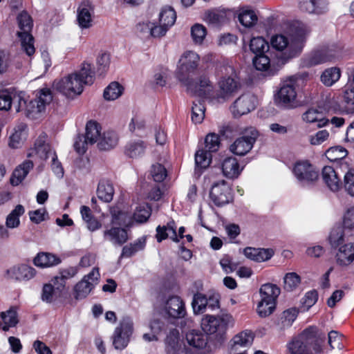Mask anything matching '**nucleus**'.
<instances>
[{
    "label": "nucleus",
    "instance_id": "nucleus-9",
    "mask_svg": "<svg viewBox=\"0 0 354 354\" xmlns=\"http://www.w3.org/2000/svg\"><path fill=\"white\" fill-rule=\"evenodd\" d=\"M183 85L186 86L188 92L194 95L201 97H214V84L209 78L205 74L201 75L194 81L192 78L189 79Z\"/></svg>",
    "mask_w": 354,
    "mask_h": 354
},
{
    "label": "nucleus",
    "instance_id": "nucleus-47",
    "mask_svg": "<svg viewBox=\"0 0 354 354\" xmlns=\"http://www.w3.org/2000/svg\"><path fill=\"white\" fill-rule=\"evenodd\" d=\"M176 19L175 10L171 7H165L162 9L159 15V24L171 27Z\"/></svg>",
    "mask_w": 354,
    "mask_h": 354
},
{
    "label": "nucleus",
    "instance_id": "nucleus-45",
    "mask_svg": "<svg viewBox=\"0 0 354 354\" xmlns=\"http://www.w3.org/2000/svg\"><path fill=\"white\" fill-rule=\"evenodd\" d=\"M269 48L268 43L262 37H253L250 40V49L255 55L269 52Z\"/></svg>",
    "mask_w": 354,
    "mask_h": 354
},
{
    "label": "nucleus",
    "instance_id": "nucleus-14",
    "mask_svg": "<svg viewBox=\"0 0 354 354\" xmlns=\"http://www.w3.org/2000/svg\"><path fill=\"white\" fill-rule=\"evenodd\" d=\"M209 198L218 207L226 205L232 200L231 188L224 180L216 182L212 185Z\"/></svg>",
    "mask_w": 354,
    "mask_h": 354
},
{
    "label": "nucleus",
    "instance_id": "nucleus-59",
    "mask_svg": "<svg viewBox=\"0 0 354 354\" xmlns=\"http://www.w3.org/2000/svg\"><path fill=\"white\" fill-rule=\"evenodd\" d=\"M205 148L209 152H215L220 147V138L216 133H209L205 140Z\"/></svg>",
    "mask_w": 354,
    "mask_h": 354
},
{
    "label": "nucleus",
    "instance_id": "nucleus-42",
    "mask_svg": "<svg viewBox=\"0 0 354 354\" xmlns=\"http://www.w3.org/2000/svg\"><path fill=\"white\" fill-rule=\"evenodd\" d=\"M341 76V71L337 67L326 69L321 75V82L326 86H330L337 82Z\"/></svg>",
    "mask_w": 354,
    "mask_h": 354
},
{
    "label": "nucleus",
    "instance_id": "nucleus-38",
    "mask_svg": "<svg viewBox=\"0 0 354 354\" xmlns=\"http://www.w3.org/2000/svg\"><path fill=\"white\" fill-rule=\"evenodd\" d=\"M101 126L95 121L90 120L86 125L85 137L89 145H93L97 142H100L101 138Z\"/></svg>",
    "mask_w": 354,
    "mask_h": 354
},
{
    "label": "nucleus",
    "instance_id": "nucleus-6",
    "mask_svg": "<svg viewBox=\"0 0 354 354\" xmlns=\"http://www.w3.org/2000/svg\"><path fill=\"white\" fill-rule=\"evenodd\" d=\"M17 21L20 31L17 32L20 38L22 50L27 55L31 56L35 52L34 38L30 34L33 23L31 17L27 12H21L17 17Z\"/></svg>",
    "mask_w": 354,
    "mask_h": 354
},
{
    "label": "nucleus",
    "instance_id": "nucleus-32",
    "mask_svg": "<svg viewBox=\"0 0 354 354\" xmlns=\"http://www.w3.org/2000/svg\"><path fill=\"white\" fill-rule=\"evenodd\" d=\"M297 97V92L294 86L284 84L279 90L276 100L283 105H290L293 103Z\"/></svg>",
    "mask_w": 354,
    "mask_h": 354
},
{
    "label": "nucleus",
    "instance_id": "nucleus-30",
    "mask_svg": "<svg viewBox=\"0 0 354 354\" xmlns=\"http://www.w3.org/2000/svg\"><path fill=\"white\" fill-rule=\"evenodd\" d=\"M104 236L114 245H122L128 240V234L125 229L113 227L104 232Z\"/></svg>",
    "mask_w": 354,
    "mask_h": 354
},
{
    "label": "nucleus",
    "instance_id": "nucleus-1",
    "mask_svg": "<svg viewBox=\"0 0 354 354\" xmlns=\"http://www.w3.org/2000/svg\"><path fill=\"white\" fill-rule=\"evenodd\" d=\"M309 32L310 30L306 25L299 23L292 28L289 39L283 35L272 37L271 46L279 51L285 50L279 59L281 64H284L289 59L300 55Z\"/></svg>",
    "mask_w": 354,
    "mask_h": 354
},
{
    "label": "nucleus",
    "instance_id": "nucleus-17",
    "mask_svg": "<svg viewBox=\"0 0 354 354\" xmlns=\"http://www.w3.org/2000/svg\"><path fill=\"white\" fill-rule=\"evenodd\" d=\"M256 98L250 94H244L239 97L233 103L232 113L235 118L250 113L255 109Z\"/></svg>",
    "mask_w": 354,
    "mask_h": 354
},
{
    "label": "nucleus",
    "instance_id": "nucleus-36",
    "mask_svg": "<svg viewBox=\"0 0 354 354\" xmlns=\"http://www.w3.org/2000/svg\"><path fill=\"white\" fill-rule=\"evenodd\" d=\"M302 119L307 123L316 122L317 126L319 128L326 126L329 122V120L324 117L322 111L314 108L309 109L304 113Z\"/></svg>",
    "mask_w": 354,
    "mask_h": 354
},
{
    "label": "nucleus",
    "instance_id": "nucleus-49",
    "mask_svg": "<svg viewBox=\"0 0 354 354\" xmlns=\"http://www.w3.org/2000/svg\"><path fill=\"white\" fill-rule=\"evenodd\" d=\"M151 207L147 203H142L136 207L133 214V219L140 223L146 222L151 216Z\"/></svg>",
    "mask_w": 354,
    "mask_h": 354
},
{
    "label": "nucleus",
    "instance_id": "nucleus-15",
    "mask_svg": "<svg viewBox=\"0 0 354 354\" xmlns=\"http://www.w3.org/2000/svg\"><path fill=\"white\" fill-rule=\"evenodd\" d=\"M133 331V322L129 319H124L119 327L115 330L113 344L116 349L124 348L129 341V337Z\"/></svg>",
    "mask_w": 354,
    "mask_h": 354
},
{
    "label": "nucleus",
    "instance_id": "nucleus-29",
    "mask_svg": "<svg viewBox=\"0 0 354 354\" xmlns=\"http://www.w3.org/2000/svg\"><path fill=\"white\" fill-rule=\"evenodd\" d=\"M156 239L158 242H161L162 240L169 237L174 242H179V239L176 234V225L174 221L167 223V225L160 226L156 227Z\"/></svg>",
    "mask_w": 354,
    "mask_h": 354
},
{
    "label": "nucleus",
    "instance_id": "nucleus-50",
    "mask_svg": "<svg viewBox=\"0 0 354 354\" xmlns=\"http://www.w3.org/2000/svg\"><path fill=\"white\" fill-rule=\"evenodd\" d=\"M342 99L346 112L354 113V87L353 85H350L344 89Z\"/></svg>",
    "mask_w": 354,
    "mask_h": 354
},
{
    "label": "nucleus",
    "instance_id": "nucleus-21",
    "mask_svg": "<svg viewBox=\"0 0 354 354\" xmlns=\"http://www.w3.org/2000/svg\"><path fill=\"white\" fill-rule=\"evenodd\" d=\"M201 328L206 333L216 335L220 338L223 337V325L218 317L207 315L201 320Z\"/></svg>",
    "mask_w": 354,
    "mask_h": 354
},
{
    "label": "nucleus",
    "instance_id": "nucleus-62",
    "mask_svg": "<svg viewBox=\"0 0 354 354\" xmlns=\"http://www.w3.org/2000/svg\"><path fill=\"white\" fill-rule=\"evenodd\" d=\"M205 106L203 104L194 103L192 110V120L196 124H200L203 122L205 118Z\"/></svg>",
    "mask_w": 354,
    "mask_h": 354
},
{
    "label": "nucleus",
    "instance_id": "nucleus-31",
    "mask_svg": "<svg viewBox=\"0 0 354 354\" xmlns=\"http://www.w3.org/2000/svg\"><path fill=\"white\" fill-rule=\"evenodd\" d=\"M27 137V125L24 123L19 124L10 135L8 145L12 149L21 147Z\"/></svg>",
    "mask_w": 354,
    "mask_h": 354
},
{
    "label": "nucleus",
    "instance_id": "nucleus-22",
    "mask_svg": "<svg viewBox=\"0 0 354 354\" xmlns=\"http://www.w3.org/2000/svg\"><path fill=\"white\" fill-rule=\"evenodd\" d=\"M223 175L230 179H234L241 174L243 167L240 166L238 160L232 156L223 159L221 163Z\"/></svg>",
    "mask_w": 354,
    "mask_h": 354
},
{
    "label": "nucleus",
    "instance_id": "nucleus-20",
    "mask_svg": "<svg viewBox=\"0 0 354 354\" xmlns=\"http://www.w3.org/2000/svg\"><path fill=\"white\" fill-rule=\"evenodd\" d=\"M299 8L304 12L322 15L327 12L328 2L327 0H299Z\"/></svg>",
    "mask_w": 354,
    "mask_h": 354
},
{
    "label": "nucleus",
    "instance_id": "nucleus-55",
    "mask_svg": "<svg viewBox=\"0 0 354 354\" xmlns=\"http://www.w3.org/2000/svg\"><path fill=\"white\" fill-rule=\"evenodd\" d=\"M284 289L286 291L292 292L297 289L301 283L300 277L295 272L287 273L284 278Z\"/></svg>",
    "mask_w": 354,
    "mask_h": 354
},
{
    "label": "nucleus",
    "instance_id": "nucleus-44",
    "mask_svg": "<svg viewBox=\"0 0 354 354\" xmlns=\"http://www.w3.org/2000/svg\"><path fill=\"white\" fill-rule=\"evenodd\" d=\"M118 140V136L115 132L106 131L101 136L97 145L100 149L108 150L116 146Z\"/></svg>",
    "mask_w": 354,
    "mask_h": 354
},
{
    "label": "nucleus",
    "instance_id": "nucleus-60",
    "mask_svg": "<svg viewBox=\"0 0 354 354\" xmlns=\"http://www.w3.org/2000/svg\"><path fill=\"white\" fill-rule=\"evenodd\" d=\"M77 272L75 267H70L60 271L59 275L55 277V283L64 287L66 279L73 277Z\"/></svg>",
    "mask_w": 354,
    "mask_h": 354
},
{
    "label": "nucleus",
    "instance_id": "nucleus-35",
    "mask_svg": "<svg viewBox=\"0 0 354 354\" xmlns=\"http://www.w3.org/2000/svg\"><path fill=\"white\" fill-rule=\"evenodd\" d=\"M10 277L16 280H29L35 275V270L27 265L13 267L8 271Z\"/></svg>",
    "mask_w": 354,
    "mask_h": 354
},
{
    "label": "nucleus",
    "instance_id": "nucleus-54",
    "mask_svg": "<svg viewBox=\"0 0 354 354\" xmlns=\"http://www.w3.org/2000/svg\"><path fill=\"white\" fill-rule=\"evenodd\" d=\"M325 156L330 162H335L345 158L347 156V151L340 146L333 147L326 151Z\"/></svg>",
    "mask_w": 354,
    "mask_h": 354
},
{
    "label": "nucleus",
    "instance_id": "nucleus-2",
    "mask_svg": "<svg viewBox=\"0 0 354 354\" xmlns=\"http://www.w3.org/2000/svg\"><path fill=\"white\" fill-rule=\"evenodd\" d=\"M93 77L94 72L91 71V64L84 62L80 71L56 82L55 86L66 96L73 97L82 93L84 85L93 84Z\"/></svg>",
    "mask_w": 354,
    "mask_h": 354
},
{
    "label": "nucleus",
    "instance_id": "nucleus-56",
    "mask_svg": "<svg viewBox=\"0 0 354 354\" xmlns=\"http://www.w3.org/2000/svg\"><path fill=\"white\" fill-rule=\"evenodd\" d=\"M342 183L345 192L350 196H354V168H348Z\"/></svg>",
    "mask_w": 354,
    "mask_h": 354
},
{
    "label": "nucleus",
    "instance_id": "nucleus-46",
    "mask_svg": "<svg viewBox=\"0 0 354 354\" xmlns=\"http://www.w3.org/2000/svg\"><path fill=\"white\" fill-rule=\"evenodd\" d=\"M254 339L252 333L250 330H245L236 335L233 339L232 347L236 348L237 346L247 347L252 344Z\"/></svg>",
    "mask_w": 354,
    "mask_h": 354
},
{
    "label": "nucleus",
    "instance_id": "nucleus-28",
    "mask_svg": "<svg viewBox=\"0 0 354 354\" xmlns=\"http://www.w3.org/2000/svg\"><path fill=\"white\" fill-rule=\"evenodd\" d=\"M261 300L263 302L268 301V304L273 306L276 304V300L280 295L281 290L275 284L265 283L261 286L260 290Z\"/></svg>",
    "mask_w": 354,
    "mask_h": 354
},
{
    "label": "nucleus",
    "instance_id": "nucleus-3",
    "mask_svg": "<svg viewBox=\"0 0 354 354\" xmlns=\"http://www.w3.org/2000/svg\"><path fill=\"white\" fill-rule=\"evenodd\" d=\"M331 249L334 250L335 263L340 267H348L354 263V242L346 240L344 229L333 227L328 238Z\"/></svg>",
    "mask_w": 354,
    "mask_h": 354
},
{
    "label": "nucleus",
    "instance_id": "nucleus-26",
    "mask_svg": "<svg viewBox=\"0 0 354 354\" xmlns=\"http://www.w3.org/2000/svg\"><path fill=\"white\" fill-rule=\"evenodd\" d=\"M243 253L250 260L262 262L271 259L274 255V250L271 248L265 249L248 247L244 249Z\"/></svg>",
    "mask_w": 354,
    "mask_h": 354
},
{
    "label": "nucleus",
    "instance_id": "nucleus-39",
    "mask_svg": "<svg viewBox=\"0 0 354 354\" xmlns=\"http://www.w3.org/2000/svg\"><path fill=\"white\" fill-rule=\"evenodd\" d=\"M186 339L189 346L196 348H203L207 343V337L199 331L194 330L189 331L186 334Z\"/></svg>",
    "mask_w": 354,
    "mask_h": 354
},
{
    "label": "nucleus",
    "instance_id": "nucleus-33",
    "mask_svg": "<svg viewBox=\"0 0 354 354\" xmlns=\"http://www.w3.org/2000/svg\"><path fill=\"white\" fill-rule=\"evenodd\" d=\"M32 168L33 162L31 160H25L14 170L10 183L14 186L19 185Z\"/></svg>",
    "mask_w": 354,
    "mask_h": 354
},
{
    "label": "nucleus",
    "instance_id": "nucleus-37",
    "mask_svg": "<svg viewBox=\"0 0 354 354\" xmlns=\"http://www.w3.org/2000/svg\"><path fill=\"white\" fill-rule=\"evenodd\" d=\"M114 189L112 183L107 180H101L97 189V195L101 201L109 203L112 201Z\"/></svg>",
    "mask_w": 354,
    "mask_h": 354
},
{
    "label": "nucleus",
    "instance_id": "nucleus-16",
    "mask_svg": "<svg viewBox=\"0 0 354 354\" xmlns=\"http://www.w3.org/2000/svg\"><path fill=\"white\" fill-rule=\"evenodd\" d=\"M99 276L98 269L95 268L87 275L84 276L75 286V298L76 299L85 298L93 288L94 283L97 281Z\"/></svg>",
    "mask_w": 354,
    "mask_h": 354
},
{
    "label": "nucleus",
    "instance_id": "nucleus-41",
    "mask_svg": "<svg viewBox=\"0 0 354 354\" xmlns=\"http://www.w3.org/2000/svg\"><path fill=\"white\" fill-rule=\"evenodd\" d=\"M25 212L23 205H17L15 208L7 216L6 225L8 228H17L20 225L19 217Z\"/></svg>",
    "mask_w": 354,
    "mask_h": 354
},
{
    "label": "nucleus",
    "instance_id": "nucleus-25",
    "mask_svg": "<svg viewBox=\"0 0 354 354\" xmlns=\"http://www.w3.org/2000/svg\"><path fill=\"white\" fill-rule=\"evenodd\" d=\"M322 178L327 187L333 192H337L342 187V183L333 167L325 166L322 169Z\"/></svg>",
    "mask_w": 354,
    "mask_h": 354
},
{
    "label": "nucleus",
    "instance_id": "nucleus-63",
    "mask_svg": "<svg viewBox=\"0 0 354 354\" xmlns=\"http://www.w3.org/2000/svg\"><path fill=\"white\" fill-rule=\"evenodd\" d=\"M151 174L156 182H162L165 179L167 173L163 165L156 163L152 165Z\"/></svg>",
    "mask_w": 354,
    "mask_h": 354
},
{
    "label": "nucleus",
    "instance_id": "nucleus-53",
    "mask_svg": "<svg viewBox=\"0 0 354 354\" xmlns=\"http://www.w3.org/2000/svg\"><path fill=\"white\" fill-rule=\"evenodd\" d=\"M12 104L16 112H21L26 116V108L28 106V101L26 100L24 93H13Z\"/></svg>",
    "mask_w": 354,
    "mask_h": 354
},
{
    "label": "nucleus",
    "instance_id": "nucleus-8",
    "mask_svg": "<svg viewBox=\"0 0 354 354\" xmlns=\"http://www.w3.org/2000/svg\"><path fill=\"white\" fill-rule=\"evenodd\" d=\"M342 57V48L339 46L333 45L311 54L304 59V64L306 67H311L326 62L339 59Z\"/></svg>",
    "mask_w": 354,
    "mask_h": 354
},
{
    "label": "nucleus",
    "instance_id": "nucleus-18",
    "mask_svg": "<svg viewBox=\"0 0 354 354\" xmlns=\"http://www.w3.org/2000/svg\"><path fill=\"white\" fill-rule=\"evenodd\" d=\"M166 349L171 354H190L183 342L180 338L179 331L172 329L167 335L166 339Z\"/></svg>",
    "mask_w": 354,
    "mask_h": 354
},
{
    "label": "nucleus",
    "instance_id": "nucleus-12",
    "mask_svg": "<svg viewBox=\"0 0 354 354\" xmlns=\"http://www.w3.org/2000/svg\"><path fill=\"white\" fill-rule=\"evenodd\" d=\"M53 100L51 91L48 88H42L37 94V97L28 101L26 108V117L31 119L38 118L46 110V105Z\"/></svg>",
    "mask_w": 354,
    "mask_h": 354
},
{
    "label": "nucleus",
    "instance_id": "nucleus-19",
    "mask_svg": "<svg viewBox=\"0 0 354 354\" xmlns=\"http://www.w3.org/2000/svg\"><path fill=\"white\" fill-rule=\"evenodd\" d=\"M94 8L91 1L86 0L81 3L77 10V21L79 26L89 28L93 25Z\"/></svg>",
    "mask_w": 354,
    "mask_h": 354
},
{
    "label": "nucleus",
    "instance_id": "nucleus-10",
    "mask_svg": "<svg viewBox=\"0 0 354 354\" xmlns=\"http://www.w3.org/2000/svg\"><path fill=\"white\" fill-rule=\"evenodd\" d=\"M292 172L302 185H310L319 179V171L308 160H299L294 165Z\"/></svg>",
    "mask_w": 354,
    "mask_h": 354
},
{
    "label": "nucleus",
    "instance_id": "nucleus-11",
    "mask_svg": "<svg viewBox=\"0 0 354 354\" xmlns=\"http://www.w3.org/2000/svg\"><path fill=\"white\" fill-rule=\"evenodd\" d=\"M200 62L199 55L193 51H187L179 59L177 71V77L183 84L189 79V75L194 74L198 68Z\"/></svg>",
    "mask_w": 354,
    "mask_h": 354
},
{
    "label": "nucleus",
    "instance_id": "nucleus-61",
    "mask_svg": "<svg viewBox=\"0 0 354 354\" xmlns=\"http://www.w3.org/2000/svg\"><path fill=\"white\" fill-rule=\"evenodd\" d=\"M206 34V28L201 24H196L191 28L192 37L195 44H201L203 41Z\"/></svg>",
    "mask_w": 354,
    "mask_h": 354
},
{
    "label": "nucleus",
    "instance_id": "nucleus-43",
    "mask_svg": "<svg viewBox=\"0 0 354 354\" xmlns=\"http://www.w3.org/2000/svg\"><path fill=\"white\" fill-rule=\"evenodd\" d=\"M238 19L243 26L250 28L257 24L258 17L254 10L242 9L238 15Z\"/></svg>",
    "mask_w": 354,
    "mask_h": 354
},
{
    "label": "nucleus",
    "instance_id": "nucleus-23",
    "mask_svg": "<svg viewBox=\"0 0 354 354\" xmlns=\"http://www.w3.org/2000/svg\"><path fill=\"white\" fill-rule=\"evenodd\" d=\"M165 308L168 315L174 318L184 317L186 314L185 304L178 296L171 297L166 303Z\"/></svg>",
    "mask_w": 354,
    "mask_h": 354
},
{
    "label": "nucleus",
    "instance_id": "nucleus-57",
    "mask_svg": "<svg viewBox=\"0 0 354 354\" xmlns=\"http://www.w3.org/2000/svg\"><path fill=\"white\" fill-rule=\"evenodd\" d=\"M111 223L116 225H127L129 221V216L125 212L121 211L118 207H113L111 209Z\"/></svg>",
    "mask_w": 354,
    "mask_h": 354
},
{
    "label": "nucleus",
    "instance_id": "nucleus-27",
    "mask_svg": "<svg viewBox=\"0 0 354 354\" xmlns=\"http://www.w3.org/2000/svg\"><path fill=\"white\" fill-rule=\"evenodd\" d=\"M3 322H0V329L8 331L10 328L15 327L19 322L17 308L11 306L8 310L0 313Z\"/></svg>",
    "mask_w": 354,
    "mask_h": 354
},
{
    "label": "nucleus",
    "instance_id": "nucleus-52",
    "mask_svg": "<svg viewBox=\"0 0 354 354\" xmlns=\"http://www.w3.org/2000/svg\"><path fill=\"white\" fill-rule=\"evenodd\" d=\"M123 88L118 82L111 83L104 91V97L106 100H114L122 93Z\"/></svg>",
    "mask_w": 354,
    "mask_h": 354
},
{
    "label": "nucleus",
    "instance_id": "nucleus-7",
    "mask_svg": "<svg viewBox=\"0 0 354 354\" xmlns=\"http://www.w3.org/2000/svg\"><path fill=\"white\" fill-rule=\"evenodd\" d=\"M258 136V131L254 127L243 129L241 136L230 145V151L236 156H245L252 149Z\"/></svg>",
    "mask_w": 354,
    "mask_h": 354
},
{
    "label": "nucleus",
    "instance_id": "nucleus-34",
    "mask_svg": "<svg viewBox=\"0 0 354 354\" xmlns=\"http://www.w3.org/2000/svg\"><path fill=\"white\" fill-rule=\"evenodd\" d=\"M33 263L39 268H48L59 264L61 259L52 253L39 252L34 258Z\"/></svg>",
    "mask_w": 354,
    "mask_h": 354
},
{
    "label": "nucleus",
    "instance_id": "nucleus-51",
    "mask_svg": "<svg viewBox=\"0 0 354 354\" xmlns=\"http://www.w3.org/2000/svg\"><path fill=\"white\" fill-rule=\"evenodd\" d=\"M192 305L195 314L203 313L207 308V298L205 295L198 292L194 295Z\"/></svg>",
    "mask_w": 354,
    "mask_h": 354
},
{
    "label": "nucleus",
    "instance_id": "nucleus-5",
    "mask_svg": "<svg viewBox=\"0 0 354 354\" xmlns=\"http://www.w3.org/2000/svg\"><path fill=\"white\" fill-rule=\"evenodd\" d=\"M225 71L230 75L224 76L219 80L218 90L214 97L218 102L230 100L239 92L241 87L234 68L229 66L225 67Z\"/></svg>",
    "mask_w": 354,
    "mask_h": 354
},
{
    "label": "nucleus",
    "instance_id": "nucleus-48",
    "mask_svg": "<svg viewBox=\"0 0 354 354\" xmlns=\"http://www.w3.org/2000/svg\"><path fill=\"white\" fill-rule=\"evenodd\" d=\"M299 310L296 308H290L284 310L280 317V324L281 328L285 329L292 326L297 318Z\"/></svg>",
    "mask_w": 354,
    "mask_h": 354
},
{
    "label": "nucleus",
    "instance_id": "nucleus-58",
    "mask_svg": "<svg viewBox=\"0 0 354 354\" xmlns=\"http://www.w3.org/2000/svg\"><path fill=\"white\" fill-rule=\"evenodd\" d=\"M212 161L211 153L205 149H200L195 154V162L201 168L207 167Z\"/></svg>",
    "mask_w": 354,
    "mask_h": 354
},
{
    "label": "nucleus",
    "instance_id": "nucleus-24",
    "mask_svg": "<svg viewBox=\"0 0 354 354\" xmlns=\"http://www.w3.org/2000/svg\"><path fill=\"white\" fill-rule=\"evenodd\" d=\"M52 153H55V152L53 151L50 145L46 142V135H41L36 140L35 147L32 149L31 152L28 153V156H32L35 154L39 158L46 160L51 157Z\"/></svg>",
    "mask_w": 354,
    "mask_h": 354
},
{
    "label": "nucleus",
    "instance_id": "nucleus-40",
    "mask_svg": "<svg viewBox=\"0 0 354 354\" xmlns=\"http://www.w3.org/2000/svg\"><path fill=\"white\" fill-rule=\"evenodd\" d=\"M147 147L142 140L129 142L125 147V154L131 158H136L142 156Z\"/></svg>",
    "mask_w": 354,
    "mask_h": 354
},
{
    "label": "nucleus",
    "instance_id": "nucleus-13",
    "mask_svg": "<svg viewBox=\"0 0 354 354\" xmlns=\"http://www.w3.org/2000/svg\"><path fill=\"white\" fill-rule=\"evenodd\" d=\"M252 64L257 71L265 72L266 75L270 76L275 75L283 65L279 59L276 62L270 52L255 55Z\"/></svg>",
    "mask_w": 354,
    "mask_h": 354
},
{
    "label": "nucleus",
    "instance_id": "nucleus-4",
    "mask_svg": "<svg viewBox=\"0 0 354 354\" xmlns=\"http://www.w3.org/2000/svg\"><path fill=\"white\" fill-rule=\"evenodd\" d=\"M324 337L317 333L315 328H309L288 345L290 354H320Z\"/></svg>",
    "mask_w": 354,
    "mask_h": 354
},
{
    "label": "nucleus",
    "instance_id": "nucleus-64",
    "mask_svg": "<svg viewBox=\"0 0 354 354\" xmlns=\"http://www.w3.org/2000/svg\"><path fill=\"white\" fill-rule=\"evenodd\" d=\"M330 133L327 130H320L310 136L309 142L312 145H319L328 140Z\"/></svg>",
    "mask_w": 354,
    "mask_h": 354
}]
</instances>
